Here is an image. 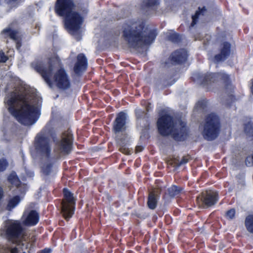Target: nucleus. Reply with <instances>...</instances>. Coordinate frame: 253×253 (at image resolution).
Instances as JSON below:
<instances>
[{
  "label": "nucleus",
  "mask_w": 253,
  "mask_h": 253,
  "mask_svg": "<svg viewBox=\"0 0 253 253\" xmlns=\"http://www.w3.org/2000/svg\"><path fill=\"white\" fill-rule=\"evenodd\" d=\"M6 103L9 112L22 124L32 125L40 117V110L28 103L25 94L11 92Z\"/></svg>",
  "instance_id": "1"
},
{
  "label": "nucleus",
  "mask_w": 253,
  "mask_h": 253,
  "mask_svg": "<svg viewBox=\"0 0 253 253\" xmlns=\"http://www.w3.org/2000/svg\"><path fill=\"white\" fill-rule=\"evenodd\" d=\"M145 27L143 21L131 20L123 29V37L130 47L137 48L142 44L149 45L154 41L157 35L156 30H151L144 35Z\"/></svg>",
  "instance_id": "2"
},
{
  "label": "nucleus",
  "mask_w": 253,
  "mask_h": 253,
  "mask_svg": "<svg viewBox=\"0 0 253 253\" xmlns=\"http://www.w3.org/2000/svg\"><path fill=\"white\" fill-rule=\"evenodd\" d=\"M74 0H56L54 7L55 13L64 18L65 28L68 31L77 32L83 25L84 17L78 11Z\"/></svg>",
  "instance_id": "3"
},
{
  "label": "nucleus",
  "mask_w": 253,
  "mask_h": 253,
  "mask_svg": "<svg viewBox=\"0 0 253 253\" xmlns=\"http://www.w3.org/2000/svg\"><path fill=\"white\" fill-rule=\"evenodd\" d=\"M221 129L220 120L218 115L213 113L208 114L205 118L203 135L209 141L215 139Z\"/></svg>",
  "instance_id": "4"
},
{
  "label": "nucleus",
  "mask_w": 253,
  "mask_h": 253,
  "mask_svg": "<svg viewBox=\"0 0 253 253\" xmlns=\"http://www.w3.org/2000/svg\"><path fill=\"white\" fill-rule=\"evenodd\" d=\"M126 120V114L121 111L117 114L116 117L113 122L112 131L116 135V141L121 143H124L127 138Z\"/></svg>",
  "instance_id": "5"
},
{
  "label": "nucleus",
  "mask_w": 253,
  "mask_h": 253,
  "mask_svg": "<svg viewBox=\"0 0 253 253\" xmlns=\"http://www.w3.org/2000/svg\"><path fill=\"white\" fill-rule=\"evenodd\" d=\"M76 199L74 194L67 188L63 189V199L61 202V211L66 220L70 218L74 213Z\"/></svg>",
  "instance_id": "6"
},
{
  "label": "nucleus",
  "mask_w": 253,
  "mask_h": 253,
  "mask_svg": "<svg viewBox=\"0 0 253 253\" xmlns=\"http://www.w3.org/2000/svg\"><path fill=\"white\" fill-rule=\"evenodd\" d=\"M74 135L70 129L62 133L61 138L55 143V150L60 154L68 155L72 150Z\"/></svg>",
  "instance_id": "7"
},
{
  "label": "nucleus",
  "mask_w": 253,
  "mask_h": 253,
  "mask_svg": "<svg viewBox=\"0 0 253 253\" xmlns=\"http://www.w3.org/2000/svg\"><path fill=\"white\" fill-rule=\"evenodd\" d=\"M157 124L159 133L163 136L170 135L175 126L173 117L168 114L161 116L158 119Z\"/></svg>",
  "instance_id": "8"
},
{
  "label": "nucleus",
  "mask_w": 253,
  "mask_h": 253,
  "mask_svg": "<svg viewBox=\"0 0 253 253\" xmlns=\"http://www.w3.org/2000/svg\"><path fill=\"white\" fill-rule=\"evenodd\" d=\"M24 229L20 221L15 220L7 223L5 227V236L9 241H14L23 234Z\"/></svg>",
  "instance_id": "9"
},
{
  "label": "nucleus",
  "mask_w": 253,
  "mask_h": 253,
  "mask_svg": "<svg viewBox=\"0 0 253 253\" xmlns=\"http://www.w3.org/2000/svg\"><path fill=\"white\" fill-rule=\"evenodd\" d=\"M192 78L207 91L210 90L213 85L216 83L215 72L197 73L194 74Z\"/></svg>",
  "instance_id": "10"
},
{
  "label": "nucleus",
  "mask_w": 253,
  "mask_h": 253,
  "mask_svg": "<svg viewBox=\"0 0 253 253\" xmlns=\"http://www.w3.org/2000/svg\"><path fill=\"white\" fill-rule=\"evenodd\" d=\"M34 146L36 150L41 155L49 158L51 153V147L49 138L42 134L37 135L35 139Z\"/></svg>",
  "instance_id": "11"
},
{
  "label": "nucleus",
  "mask_w": 253,
  "mask_h": 253,
  "mask_svg": "<svg viewBox=\"0 0 253 253\" xmlns=\"http://www.w3.org/2000/svg\"><path fill=\"white\" fill-rule=\"evenodd\" d=\"M53 81L56 86L61 89H67L71 85L70 78L63 68H60L56 71L53 76Z\"/></svg>",
  "instance_id": "12"
},
{
  "label": "nucleus",
  "mask_w": 253,
  "mask_h": 253,
  "mask_svg": "<svg viewBox=\"0 0 253 253\" xmlns=\"http://www.w3.org/2000/svg\"><path fill=\"white\" fill-rule=\"evenodd\" d=\"M35 69L42 76L46 83L49 85L51 84L50 78L52 75L53 66L51 59H49L46 65L37 64L35 67Z\"/></svg>",
  "instance_id": "13"
},
{
  "label": "nucleus",
  "mask_w": 253,
  "mask_h": 253,
  "mask_svg": "<svg viewBox=\"0 0 253 253\" xmlns=\"http://www.w3.org/2000/svg\"><path fill=\"white\" fill-rule=\"evenodd\" d=\"M188 57L187 51L184 48H179L170 54L168 60L173 65H180L186 62Z\"/></svg>",
  "instance_id": "14"
},
{
  "label": "nucleus",
  "mask_w": 253,
  "mask_h": 253,
  "mask_svg": "<svg viewBox=\"0 0 253 253\" xmlns=\"http://www.w3.org/2000/svg\"><path fill=\"white\" fill-rule=\"evenodd\" d=\"M87 64V60L85 55L84 53H79L77 56V61L73 68L75 74L78 76H81L86 70Z\"/></svg>",
  "instance_id": "15"
},
{
  "label": "nucleus",
  "mask_w": 253,
  "mask_h": 253,
  "mask_svg": "<svg viewBox=\"0 0 253 253\" xmlns=\"http://www.w3.org/2000/svg\"><path fill=\"white\" fill-rule=\"evenodd\" d=\"M231 50V45L228 42H224L221 45L219 53L215 54L213 57V60L215 63L224 61L230 56Z\"/></svg>",
  "instance_id": "16"
},
{
  "label": "nucleus",
  "mask_w": 253,
  "mask_h": 253,
  "mask_svg": "<svg viewBox=\"0 0 253 253\" xmlns=\"http://www.w3.org/2000/svg\"><path fill=\"white\" fill-rule=\"evenodd\" d=\"M215 74L216 83L219 80L224 85V89L227 92H232L234 90V86L232 84L231 76L223 71L215 72Z\"/></svg>",
  "instance_id": "17"
},
{
  "label": "nucleus",
  "mask_w": 253,
  "mask_h": 253,
  "mask_svg": "<svg viewBox=\"0 0 253 253\" xmlns=\"http://www.w3.org/2000/svg\"><path fill=\"white\" fill-rule=\"evenodd\" d=\"M173 139L176 141H183L188 136V131L185 125L183 122L180 123V126L172 129L171 134Z\"/></svg>",
  "instance_id": "18"
},
{
  "label": "nucleus",
  "mask_w": 253,
  "mask_h": 253,
  "mask_svg": "<svg viewBox=\"0 0 253 253\" xmlns=\"http://www.w3.org/2000/svg\"><path fill=\"white\" fill-rule=\"evenodd\" d=\"M160 3L161 0H142L140 5L143 10L157 14Z\"/></svg>",
  "instance_id": "19"
},
{
  "label": "nucleus",
  "mask_w": 253,
  "mask_h": 253,
  "mask_svg": "<svg viewBox=\"0 0 253 253\" xmlns=\"http://www.w3.org/2000/svg\"><path fill=\"white\" fill-rule=\"evenodd\" d=\"M218 200V195L215 192H207L202 195V203L206 207H209L214 205L217 202Z\"/></svg>",
  "instance_id": "20"
},
{
  "label": "nucleus",
  "mask_w": 253,
  "mask_h": 253,
  "mask_svg": "<svg viewBox=\"0 0 253 253\" xmlns=\"http://www.w3.org/2000/svg\"><path fill=\"white\" fill-rule=\"evenodd\" d=\"M40 219V215L37 211L31 210L23 220V224L27 226H33L38 224Z\"/></svg>",
  "instance_id": "21"
},
{
  "label": "nucleus",
  "mask_w": 253,
  "mask_h": 253,
  "mask_svg": "<svg viewBox=\"0 0 253 253\" xmlns=\"http://www.w3.org/2000/svg\"><path fill=\"white\" fill-rule=\"evenodd\" d=\"M158 199L157 191L154 190L150 192L147 203L148 207L151 210H154L157 206Z\"/></svg>",
  "instance_id": "22"
},
{
  "label": "nucleus",
  "mask_w": 253,
  "mask_h": 253,
  "mask_svg": "<svg viewBox=\"0 0 253 253\" xmlns=\"http://www.w3.org/2000/svg\"><path fill=\"white\" fill-rule=\"evenodd\" d=\"M207 12V9L205 6L202 8L198 7L194 15L192 16V22L191 23L190 26L194 27L198 22L199 17L200 16H204Z\"/></svg>",
  "instance_id": "23"
},
{
  "label": "nucleus",
  "mask_w": 253,
  "mask_h": 253,
  "mask_svg": "<svg viewBox=\"0 0 253 253\" xmlns=\"http://www.w3.org/2000/svg\"><path fill=\"white\" fill-rule=\"evenodd\" d=\"M1 34L5 38H9L13 40H17L18 37V32L17 30H13L10 28H6L1 31Z\"/></svg>",
  "instance_id": "24"
},
{
  "label": "nucleus",
  "mask_w": 253,
  "mask_h": 253,
  "mask_svg": "<svg viewBox=\"0 0 253 253\" xmlns=\"http://www.w3.org/2000/svg\"><path fill=\"white\" fill-rule=\"evenodd\" d=\"M7 180L10 184L14 185L16 187H19L21 184V181L16 174V173L14 171H12L9 174L7 177Z\"/></svg>",
  "instance_id": "25"
},
{
  "label": "nucleus",
  "mask_w": 253,
  "mask_h": 253,
  "mask_svg": "<svg viewBox=\"0 0 253 253\" xmlns=\"http://www.w3.org/2000/svg\"><path fill=\"white\" fill-rule=\"evenodd\" d=\"M20 198L18 195L14 196L12 198L10 199L6 206V210L11 211L20 202Z\"/></svg>",
  "instance_id": "26"
},
{
  "label": "nucleus",
  "mask_w": 253,
  "mask_h": 253,
  "mask_svg": "<svg viewBox=\"0 0 253 253\" xmlns=\"http://www.w3.org/2000/svg\"><path fill=\"white\" fill-rule=\"evenodd\" d=\"M182 190L183 189L181 187L175 185H173L168 188V192L170 197H174L179 195Z\"/></svg>",
  "instance_id": "27"
},
{
  "label": "nucleus",
  "mask_w": 253,
  "mask_h": 253,
  "mask_svg": "<svg viewBox=\"0 0 253 253\" xmlns=\"http://www.w3.org/2000/svg\"><path fill=\"white\" fill-rule=\"evenodd\" d=\"M245 224L247 230L249 232L253 233V214L246 217Z\"/></svg>",
  "instance_id": "28"
},
{
  "label": "nucleus",
  "mask_w": 253,
  "mask_h": 253,
  "mask_svg": "<svg viewBox=\"0 0 253 253\" xmlns=\"http://www.w3.org/2000/svg\"><path fill=\"white\" fill-rule=\"evenodd\" d=\"M244 132L248 136L253 139V122L250 121L245 125Z\"/></svg>",
  "instance_id": "29"
},
{
  "label": "nucleus",
  "mask_w": 253,
  "mask_h": 253,
  "mask_svg": "<svg viewBox=\"0 0 253 253\" xmlns=\"http://www.w3.org/2000/svg\"><path fill=\"white\" fill-rule=\"evenodd\" d=\"M208 105V101L207 99H202L199 101L196 105V108L202 111L207 110Z\"/></svg>",
  "instance_id": "30"
},
{
  "label": "nucleus",
  "mask_w": 253,
  "mask_h": 253,
  "mask_svg": "<svg viewBox=\"0 0 253 253\" xmlns=\"http://www.w3.org/2000/svg\"><path fill=\"white\" fill-rule=\"evenodd\" d=\"M168 39L174 43H179L181 41L180 35L177 33L169 34L168 36Z\"/></svg>",
  "instance_id": "31"
},
{
  "label": "nucleus",
  "mask_w": 253,
  "mask_h": 253,
  "mask_svg": "<svg viewBox=\"0 0 253 253\" xmlns=\"http://www.w3.org/2000/svg\"><path fill=\"white\" fill-rule=\"evenodd\" d=\"M9 164L7 160L4 158L0 159V172L5 171L8 167Z\"/></svg>",
  "instance_id": "32"
},
{
  "label": "nucleus",
  "mask_w": 253,
  "mask_h": 253,
  "mask_svg": "<svg viewBox=\"0 0 253 253\" xmlns=\"http://www.w3.org/2000/svg\"><path fill=\"white\" fill-rule=\"evenodd\" d=\"M125 140H126V139ZM116 141L121 146L120 148H119V151L121 153L126 155H129L130 154V151L128 150V149L126 147L125 145L126 141H125L124 143H121L118 142L117 141Z\"/></svg>",
  "instance_id": "33"
},
{
  "label": "nucleus",
  "mask_w": 253,
  "mask_h": 253,
  "mask_svg": "<svg viewBox=\"0 0 253 253\" xmlns=\"http://www.w3.org/2000/svg\"><path fill=\"white\" fill-rule=\"evenodd\" d=\"M52 164L51 163L47 164V165L44 166L42 168V170L43 173L46 175H49L52 170Z\"/></svg>",
  "instance_id": "34"
},
{
  "label": "nucleus",
  "mask_w": 253,
  "mask_h": 253,
  "mask_svg": "<svg viewBox=\"0 0 253 253\" xmlns=\"http://www.w3.org/2000/svg\"><path fill=\"white\" fill-rule=\"evenodd\" d=\"M235 210L231 209L226 212L225 215L227 218L232 219L235 217Z\"/></svg>",
  "instance_id": "35"
},
{
  "label": "nucleus",
  "mask_w": 253,
  "mask_h": 253,
  "mask_svg": "<svg viewBox=\"0 0 253 253\" xmlns=\"http://www.w3.org/2000/svg\"><path fill=\"white\" fill-rule=\"evenodd\" d=\"M135 114L137 118L140 119L145 116L146 112L145 111L141 109H136L135 110Z\"/></svg>",
  "instance_id": "36"
},
{
  "label": "nucleus",
  "mask_w": 253,
  "mask_h": 253,
  "mask_svg": "<svg viewBox=\"0 0 253 253\" xmlns=\"http://www.w3.org/2000/svg\"><path fill=\"white\" fill-rule=\"evenodd\" d=\"M8 60V57L2 51H0V63H5Z\"/></svg>",
  "instance_id": "37"
},
{
  "label": "nucleus",
  "mask_w": 253,
  "mask_h": 253,
  "mask_svg": "<svg viewBox=\"0 0 253 253\" xmlns=\"http://www.w3.org/2000/svg\"><path fill=\"white\" fill-rule=\"evenodd\" d=\"M16 43V47L18 50H19L22 46V39L21 37H17V40H14Z\"/></svg>",
  "instance_id": "38"
},
{
  "label": "nucleus",
  "mask_w": 253,
  "mask_h": 253,
  "mask_svg": "<svg viewBox=\"0 0 253 253\" xmlns=\"http://www.w3.org/2000/svg\"><path fill=\"white\" fill-rule=\"evenodd\" d=\"M189 161V159L186 156H184L182 157L180 161L179 162L178 165L181 166L182 165L185 164L187 163Z\"/></svg>",
  "instance_id": "39"
},
{
  "label": "nucleus",
  "mask_w": 253,
  "mask_h": 253,
  "mask_svg": "<svg viewBox=\"0 0 253 253\" xmlns=\"http://www.w3.org/2000/svg\"><path fill=\"white\" fill-rule=\"evenodd\" d=\"M51 252V250L48 248H45L41 251H40L38 253H50Z\"/></svg>",
  "instance_id": "40"
},
{
  "label": "nucleus",
  "mask_w": 253,
  "mask_h": 253,
  "mask_svg": "<svg viewBox=\"0 0 253 253\" xmlns=\"http://www.w3.org/2000/svg\"><path fill=\"white\" fill-rule=\"evenodd\" d=\"M144 103H145V104H146V112H149V105H151V104L148 102H146V101H144Z\"/></svg>",
  "instance_id": "41"
},
{
  "label": "nucleus",
  "mask_w": 253,
  "mask_h": 253,
  "mask_svg": "<svg viewBox=\"0 0 253 253\" xmlns=\"http://www.w3.org/2000/svg\"><path fill=\"white\" fill-rule=\"evenodd\" d=\"M3 197V191L2 188L1 187H0V201H1V200L2 199Z\"/></svg>",
  "instance_id": "42"
},
{
  "label": "nucleus",
  "mask_w": 253,
  "mask_h": 253,
  "mask_svg": "<svg viewBox=\"0 0 253 253\" xmlns=\"http://www.w3.org/2000/svg\"><path fill=\"white\" fill-rule=\"evenodd\" d=\"M229 96L231 99H235V96L232 94L229 95Z\"/></svg>",
  "instance_id": "43"
},
{
  "label": "nucleus",
  "mask_w": 253,
  "mask_h": 253,
  "mask_svg": "<svg viewBox=\"0 0 253 253\" xmlns=\"http://www.w3.org/2000/svg\"><path fill=\"white\" fill-rule=\"evenodd\" d=\"M139 147V146H137V147L136 148V149L137 150Z\"/></svg>",
  "instance_id": "44"
}]
</instances>
